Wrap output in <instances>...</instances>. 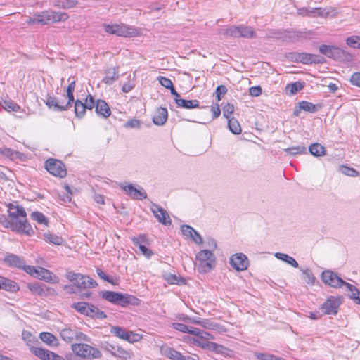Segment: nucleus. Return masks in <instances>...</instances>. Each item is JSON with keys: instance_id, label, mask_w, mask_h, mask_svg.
Wrapping results in <instances>:
<instances>
[{"instance_id": "28", "label": "nucleus", "mask_w": 360, "mask_h": 360, "mask_svg": "<svg viewBox=\"0 0 360 360\" xmlns=\"http://www.w3.org/2000/svg\"><path fill=\"white\" fill-rule=\"evenodd\" d=\"M138 301L139 300L133 295L120 292L116 304L120 305L121 307H126L129 304H137Z\"/></svg>"}, {"instance_id": "49", "label": "nucleus", "mask_w": 360, "mask_h": 360, "mask_svg": "<svg viewBox=\"0 0 360 360\" xmlns=\"http://www.w3.org/2000/svg\"><path fill=\"white\" fill-rule=\"evenodd\" d=\"M285 151L288 154L295 155L298 154L307 153V148L302 146H292L285 149Z\"/></svg>"}, {"instance_id": "54", "label": "nucleus", "mask_w": 360, "mask_h": 360, "mask_svg": "<svg viewBox=\"0 0 360 360\" xmlns=\"http://www.w3.org/2000/svg\"><path fill=\"white\" fill-rule=\"evenodd\" d=\"M302 273L304 275L303 278H304V281L307 284L313 285L314 283V281H315V277L313 275L311 271L307 269L305 270H302Z\"/></svg>"}, {"instance_id": "31", "label": "nucleus", "mask_w": 360, "mask_h": 360, "mask_svg": "<svg viewBox=\"0 0 360 360\" xmlns=\"http://www.w3.org/2000/svg\"><path fill=\"white\" fill-rule=\"evenodd\" d=\"M344 286H345L347 288V290L351 292L349 295V298L354 300L355 303L360 304V292L359 289L356 288L354 285L347 282L345 283Z\"/></svg>"}, {"instance_id": "51", "label": "nucleus", "mask_w": 360, "mask_h": 360, "mask_svg": "<svg viewBox=\"0 0 360 360\" xmlns=\"http://www.w3.org/2000/svg\"><path fill=\"white\" fill-rule=\"evenodd\" d=\"M31 218L33 220L37 221L40 224H44V225L48 224V220H47L46 217L41 212H33L31 214Z\"/></svg>"}, {"instance_id": "64", "label": "nucleus", "mask_w": 360, "mask_h": 360, "mask_svg": "<svg viewBox=\"0 0 360 360\" xmlns=\"http://www.w3.org/2000/svg\"><path fill=\"white\" fill-rule=\"evenodd\" d=\"M158 80L159 81L160 84L166 89H169V88H172L173 86L172 82L167 77L159 76L158 77Z\"/></svg>"}, {"instance_id": "40", "label": "nucleus", "mask_w": 360, "mask_h": 360, "mask_svg": "<svg viewBox=\"0 0 360 360\" xmlns=\"http://www.w3.org/2000/svg\"><path fill=\"white\" fill-rule=\"evenodd\" d=\"M70 80H71V78H69L68 81L70 82V83L68 84L66 91H67V97L68 98V103L70 106H72V104L74 103V101H75L73 92L75 89V79H72V81H70Z\"/></svg>"}, {"instance_id": "23", "label": "nucleus", "mask_w": 360, "mask_h": 360, "mask_svg": "<svg viewBox=\"0 0 360 360\" xmlns=\"http://www.w3.org/2000/svg\"><path fill=\"white\" fill-rule=\"evenodd\" d=\"M8 215L13 218L17 219L18 217H22L23 219H26V212L25 209L22 207H20L18 205H13L12 203H10L8 205Z\"/></svg>"}, {"instance_id": "50", "label": "nucleus", "mask_w": 360, "mask_h": 360, "mask_svg": "<svg viewBox=\"0 0 360 360\" xmlns=\"http://www.w3.org/2000/svg\"><path fill=\"white\" fill-rule=\"evenodd\" d=\"M210 351L214 352L217 354H223L224 356H229V353L231 352L230 349L227 347L215 342H214Z\"/></svg>"}, {"instance_id": "61", "label": "nucleus", "mask_w": 360, "mask_h": 360, "mask_svg": "<svg viewBox=\"0 0 360 360\" xmlns=\"http://www.w3.org/2000/svg\"><path fill=\"white\" fill-rule=\"evenodd\" d=\"M254 356L258 360H275L276 358L275 355L267 353L255 352Z\"/></svg>"}, {"instance_id": "18", "label": "nucleus", "mask_w": 360, "mask_h": 360, "mask_svg": "<svg viewBox=\"0 0 360 360\" xmlns=\"http://www.w3.org/2000/svg\"><path fill=\"white\" fill-rule=\"evenodd\" d=\"M150 210L160 223L165 226L170 225L172 224V221L168 213L160 205L153 203L151 205Z\"/></svg>"}, {"instance_id": "52", "label": "nucleus", "mask_w": 360, "mask_h": 360, "mask_svg": "<svg viewBox=\"0 0 360 360\" xmlns=\"http://www.w3.org/2000/svg\"><path fill=\"white\" fill-rule=\"evenodd\" d=\"M22 337L23 340L26 342L27 345L30 346V348L32 346H34L33 345L37 342V340L34 336H33L30 332L24 330L22 333Z\"/></svg>"}, {"instance_id": "8", "label": "nucleus", "mask_w": 360, "mask_h": 360, "mask_svg": "<svg viewBox=\"0 0 360 360\" xmlns=\"http://www.w3.org/2000/svg\"><path fill=\"white\" fill-rule=\"evenodd\" d=\"M68 15L65 13L56 11H45L37 15V23L48 25L50 23L63 22L68 20Z\"/></svg>"}, {"instance_id": "44", "label": "nucleus", "mask_w": 360, "mask_h": 360, "mask_svg": "<svg viewBox=\"0 0 360 360\" xmlns=\"http://www.w3.org/2000/svg\"><path fill=\"white\" fill-rule=\"evenodd\" d=\"M303 84L300 82H296L289 84L286 86V93L290 95H293L303 89Z\"/></svg>"}, {"instance_id": "9", "label": "nucleus", "mask_w": 360, "mask_h": 360, "mask_svg": "<svg viewBox=\"0 0 360 360\" xmlns=\"http://www.w3.org/2000/svg\"><path fill=\"white\" fill-rule=\"evenodd\" d=\"M45 168L51 174L57 177L63 178L67 174L65 165L56 159L47 160L45 162Z\"/></svg>"}, {"instance_id": "33", "label": "nucleus", "mask_w": 360, "mask_h": 360, "mask_svg": "<svg viewBox=\"0 0 360 360\" xmlns=\"http://www.w3.org/2000/svg\"><path fill=\"white\" fill-rule=\"evenodd\" d=\"M192 342L195 345L210 351L214 344V342H210L208 340L202 339L197 336H195V338L192 339Z\"/></svg>"}, {"instance_id": "25", "label": "nucleus", "mask_w": 360, "mask_h": 360, "mask_svg": "<svg viewBox=\"0 0 360 360\" xmlns=\"http://www.w3.org/2000/svg\"><path fill=\"white\" fill-rule=\"evenodd\" d=\"M160 352L163 356L172 360H181L183 357V355L179 352L167 345L161 346Z\"/></svg>"}, {"instance_id": "30", "label": "nucleus", "mask_w": 360, "mask_h": 360, "mask_svg": "<svg viewBox=\"0 0 360 360\" xmlns=\"http://www.w3.org/2000/svg\"><path fill=\"white\" fill-rule=\"evenodd\" d=\"M199 103H200L198 100L178 99L176 101V105L178 107L186 109H193L198 108L199 106Z\"/></svg>"}, {"instance_id": "5", "label": "nucleus", "mask_w": 360, "mask_h": 360, "mask_svg": "<svg viewBox=\"0 0 360 360\" xmlns=\"http://www.w3.org/2000/svg\"><path fill=\"white\" fill-rule=\"evenodd\" d=\"M65 277L75 286L80 288H93L97 285L96 282L91 278L71 271H66Z\"/></svg>"}, {"instance_id": "29", "label": "nucleus", "mask_w": 360, "mask_h": 360, "mask_svg": "<svg viewBox=\"0 0 360 360\" xmlns=\"http://www.w3.org/2000/svg\"><path fill=\"white\" fill-rule=\"evenodd\" d=\"M39 338L41 341L49 346H57L58 345V338L50 333L42 332L40 333Z\"/></svg>"}, {"instance_id": "55", "label": "nucleus", "mask_w": 360, "mask_h": 360, "mask_svg": "<svg viewBox=\"0 0 360 360\" xmlns=\"http://www.w3.org/2000/svg\"><path fill=\"white\" fill-rule=\"evenodd\" d=\"M77 4H78V1L77 0H60L59 1V6L64 9L74 8Z\"/></svg>"}, {"instance_id": "32", "label": "nucleus", "mask_w": 360, "mask_h": 360, "mask_svg": "<svg viewBox=\"0 0 360 360\" xmlns=\"http://www.w3.org/2000/svg\"><path fill=\"white\" fill-rule=\"evenodd\" d=\"M0 288L10 291H15L18 290V286L15 282L6 278L0 277Z\"/></svg>"}, {"instance_id": "14", "label": "nucleus", "mask_w": 360, "mask_h": 360, "mask_svg": "<svg viewBox=\"0 0 360 360\" xmlns=\"http://www.w3.org/2000/svg\"><path fill=\"white\" fill-rule=\"evenodd\" d=\"M103 28L108 33L116 34L120 37H130L133 34L132 29L124 25H108L104 24Z\"/></svg>"}, {"instance_id": "37", "label": "nucleus", "mask_w": 360, "mask_h": 360, "mask_svg": "<svg viewBox=\"0 0 360 360\" xmlns=\"http://www.w3.org/2000/svg\"><path fill=\"white\" fill-rule=\"evenodd\" d=\"M163 278L169 284L184 283V279L182 277L177 276L176 275L170 273H165L163 274Z\"/></svg>"}, {"instance_id": "43", "label": "nucleus", "mask_w": 360, "mask_h": 360, "mask_svg": "<svg viewBox=\"0 0 360 360\" xmlns=\"http://www.w3.org/2000/svg\"><path fill=\"white\" fill-rule=\"evenodd\" d=\"M191 334L208 340L214 339L210 333L197 328H191Z\"/></svg>"}, {"instance_id": "45", "label": "nucleus", "mask_w": 360, "mask_h": 360, "mask_svg": "<svg viewBox=\"0 0 360 360\" xmlns=\"http://www.w3.org/2000/svg\"><path fill=\"white\" fill-rule=\"evenodd\" d=\"M74 102L75 115L79 118H82L84 117L86 108L84 107V104L82 101L76 100L75 101H74Z\"/></svg>"}, {"instance_id": "63", "label": "nucleus", "mask_w": 360, "mask_h": 360, "mask_svg": "<svg viewBox=\"0 0 360 360\" xmlns=\"http://www.w3.org/2000/svg\"><path fill=\"white\" fill-rule=\"evenodd\" d=\"M181 231L184 236L190 238L194 232V229L188 225H182L181 227Z\"/></svg>"}, {"instance_id": "11", "label": "nucleus", "mask_w": 360, "mask_h": 360, "mask_svg": "<svg viewBox=\"0 0 360 360\" xmlns=\"http://www.w3.org/2000/svg\"><path fill=\"white\" fill-rule=\"evenodd\" d=\"M321 278L326 285L335 288L344 286L346 283L336 273L330 270L323 271L321 274Z\"/></svg>"}, {"instance_id": "7", "label": "nucleus", "mask_w": 360, "mask_h": 360, "mask_svg": "<svg viewBox=\"0 0 360 360\" xmlns=\"http://www.w3.org/2000/svg\"><path fill=\"white\" fill-rule=\"evenodd\" d=\"M297 13L298 15L302 16H307L312 18L320 16L326 18H334L335 16H336L338 12L336 8H314L310 9L306 8H301L297 10Z\"/></svg>"}, {"instance_id": "58", "label": "nucleus", "mask_w": 360, "mask_h": 360, "mask_svg": "<svg viewBox=\"0 0 360 360\" xmlns=\"http://www.w3.org/2000/svg\"><path fill=\"white\" fill-rule=\"evenodd\" d=\"M4 108L9 112H11V111L17 112L20 109V106L18 105H17L16 103H14L12 101H5L4 102Z\"/></svg>"}, {"instance_id": "6", "label": "nucleus", "mask_w": 360, "mask_h": 360, "mask_svg": "<svg viewBox=\"0 0 360 360\" xmlns=\"http://www.w3.org/2000/svg\"><path fill=\"white\" fill-rule=\"evenodd\" d=\"M0 223L5 228H11L13 231L20 233H24L27 236H31L34 233V231L27 219L11 221L5 217H0Z\"/></svg>"}, {"instance_id": "26", "label": "nucleus", "mask_w": 360, "mask_h": 360, "mask_svg": "<svg viewBox=\"0 0 360 360\" xmlns=\"http://www.w3.org/2000/svg\"><path fill=\"white\" fill-rule=\"evenodd\" d=\"M95 110L99 116L105 118L108 117L111 114L110 108L103 100H97Z\"/></svg>"}, {"instance_id": "35", "label": "nucleus", "mask_w": 360, "mask_h": 360, "mask_svg": "<svg viewBox=\"0 0 360 360\" xmlns=\"http://www.w3.org/2000/svg\"><path fill=\"white\" fill-rule=\"evenodd\" d=\"M309 150L312 155L316 157L323 156L326 154L325 148L318 143H312L309 146Z\"/></svg>"}, {"instance_id": "62", "label": "nucleus", "mask_w": 360, "mask_h": 360, "mask_svg": "<svg viewBox=\"0 0 360 360\" xmlns=\"http://www.w3.org/2000/svg\"><path fill=\"white\" fill-rule=\"evenodd\" d=\"M28 288L30 291L34 294L41 295L43 292V289L38 283H30Z\"/></svg>"}, {"instance_id": "39", "label": "nucleus", "mask_w": 360, "mask_h": 360, "mask_svg": "<svg viewBox=\"0 0 360 360\" xmlns=\"http://www.w3.org/2000/svg\"><path fill=\"white\" fill-rule=\"evenodd\" d=\"M120 292H112V291H103L101 292V297L106 300L107 301L112 302L113 304H116L117 302V298L119 297Z\"/></svg>"}, {"instance_id": "16", "label": "nucleus", "mask_w": 360, "mask_h": 360, "mask_svg": "<svg viewBox=\"0 0 360 360\" xmlns=\"http://www.w3.org/2000/svg\"><path fill=\"white\" fill-rule=\"evenodd\" d=\"M111 333L120 339L127 340L129 342H134L139 341L140 339L139 335L133 332H129L120 326L112 327L111 328Z\"/></svg>"}, {"instance_id": "60", "label": "nucleus", "mask_w": 360, "mask_h": 360, "mask_svg": "<svg viewBox=\"0 0 360 360\" xmlns=\"http://www.w3.org/2000/svg\"><path fill=\"white\" fill-rule=\"evenodd\" d=\"M340 170L342 174L348 176H356L359 174L356 170L347 166H342Z\"/></svg>"}, {"instance_id": "36", "label": "nucleus", "mask_w": 360, "mask_h": 360, "mask_svg": "<svg viewBox=\"0 0 360 360\" xmlns=\"http://www.w3.org/2000/svg\"><path fill=\"white\" fill-rule=\"evenodd\" d=\"M255 37L256 33L252 27L240 25V37L251 39Z\"/></svg>"}, {"instance_id": "46", "label": "nucleus", "mask_w": 360, "mask_h": 360, "mask_svg": "<svg viewBox=\"0 0 360 360\" xmlns=\"http://www.w3.org/2000/svg\"><path fill=\"white\" fill-rule=\"evenodd\" d=\"M1 153L9 158L11 160L21 159L22 153L11 148H4L1 149Z\"/></svg>"}, {"instance_id": "3", "label": "nucleus", "mask_w": 360, "mask_h": 360, "mask_svg": "<svg viewBox=\"0 0 360 360\" xmlns=\"http://www.w3.org/2000/svg\"><path fill=\"white\" fill-rule=\"evenodd\" d=\"M71 348L77 356L84 359H100L102 356V353L99 349L88 344H72Z\"/></svg>"}, {"instance_id": "4", "label": "nucleus", "mask_w": 360, "mask_h": 360, "mask_svg": "<svg viewBox=\"0 0 360 360\" xmlns=\"http://www.w3.org/2000/svg\"><path fill=\"white\" fill-rule=\"evenodd\" d=\"M24 271L34 278L43 280L46 282L51 283H58L59 282V278L56 275L51 271L42 267L36 268L32 266H27L24 267Z\"/></svg>"}, {"instance_id": "59", "label": "nucleus", "mask_w": 360, "mask_h": 360, "mask_svg": "<svg viewBox=\"0 0 360 360\" xmlns=\"http://www.w3.org/2000/svg\"><path fill=\"white\" fill-rule=\"evenodd\" d=\"M124 128H127V129H129V128L139 129L141 127V122L139 120L134 118V119H131V120H128L124 124Z\"/></svg>"}, {"instance_id": "41", "label": "nucleus", "mask_w": 360, "mask_h": 360, "mask_svg": "<svg viewBox=\"0 0 360 360\" xmlns=\"http://www.w3.org/2000/svg\"><path fill=\"white\" fill-rule=\"evenodd\" d=\"M221 34L231 37H240V25L231 26L222 30Z\"/></svg>"}, {"instance_id": "48", "label": "nucleus", "mask_w": 360, "mask_h": 360, "mask_svg": "<svg viewBox=\"0 0 360 360\" xmlns=\"http://www.w3.org/2000/svg\"><path fill=\"white\" fill-rule=\"evenodd\" d=\"M44 236L46 241L53 243L54 245H60L63 242L62 238L49 233H44Z\"/></svg>"}, {"instance_id": "27", "label": "nucleus", "mask_w": 360, "mask_h": 360, "mask_svg": "<svg viewBox=\"0 0 360 360\" xmlns=\"http://www.w3.org/2000/svg\"><path fill=\"white\" fill-rule=\"evenodd\" d=\"M46 105L49 108H53L56 111H63L68 110L70 105L67 103L66 104L59 103L56 98L49 96L46 100Z\"/></svg>"}, {"instance_id": "17", "label": "nucleus", "mask_w": 360, "mask_h": 360, "mask_svg": "<svg viewBox=\"0 0 360 360\" xmlns=\"http://www.w3.org/2000/svg\"><path fill=\"white\" fill-rule=\"evenodd\" d=\"M230 264L237 271H243L248 267V259L245 255L236 253L230 257Z\"/></svg>"}, {"instance_id": "56", "label": "nucleus", "mask_w": 360, "mask_h": 360, "mask_svg": "<svg viewBox=\"0 0 360 360\" xmlns=\"http://www.w3.org/2000/svg\"><path fill=\"white\" fill-rule=\"evenodd\" d=\"M84 104V107H86V110H92L94 108H96V103H95V101H94V98L93 97V96H91V94H89L85 100H84V102H83Z\"/></svg>"}, {"instance_id": "10", "label": "nucleus", "mask_w": 360, "mask_h": 360, "mask_svg": "<svg viewBox=\"0 0 360 360\" xmlns=\"http://www.w3.org/2000/svg\"><path fill=\"white\" fill-rule=\"evenodd\" d=\"M61 338L66 342H72L73 341H88L87 335L80 332L77 328H65L61 330L60 333Z\"/></svg>"}, {"instance_id": "57", "label": "nucleus", "mask_w": 360, "mask_h": 360, "mask_svg": "<svg viewBox=\"0 0 360 360\" xmlns=\"http://www.w3.org/2000/svg\"><path fill=\"white\" fill-rule=\"evenodd\" d=\"M172 326L174 329L179 331L191 334L192 327H188V326L181 323H174Z\"/></svg>"}, {"instance_id": "42", "label": "nucleus", "mask_w": 360, "mask_h": 360, "mask_svg": "<svg viewBox=\"0 0 360 360\" xmlns=\"http://www.w3.org/2000/svg\"><path fill=\"white\" fill-rule=\"evenodd\" d=\"M118 79V72L115 68H111L108 69L106 72V75L103 79V81L106 84H110L113 81Z\"/></svg>"}, {"instance_id": "22", "label": "nucleus", "mask_w": 360, "mask_h": 360, "mask_svg": "<svg viewBox=\"0 0 360 360\" xmlns=\"http://www.w3.org/2000/svg\"><path fill=\"white\" fill-rule=\"evenodd\" d=\"M4 262L10 267L22 268L23 269L24 267L27 266L25 265V262L22 258L14 254L6 255L4 259Z\"/></svg>"}, {"instance_id": "34", "label": "nucleus", "mask_w": 360, "mask_h": 360, "mask_svg": "<svg viewBox=\"0 0 360 360\" xmlns=\"http://www.w3.org/2000/svg\"><path fill=\"white\" fill-rule=\"evenodd\" d=\"M275 257L277 259L286 262L287 264L291 265L292 266H293L295 268H297L299 266L297 261L292 257H291L287 254L281 253V252H276V253H275Z\"/></svg>"}, {"instance_id": "19", "label": "nucleus", "mask_w": 360, "mask_h": 360, "mask_svg": "<svg viewBox=\"0 0 360 360\" xmlns=\"http://www.w3.org/2000/svg\"><path fill=\"white\" fill-rule=\"evenodd\" d=\"M340 304V298L331 296L322 304L321 309L326 314L336 315L338 311Z\"/></svg>"}, {"instance_id": "24", "label": "nucleus", "mask_w": 360, "mask_h": 360, "mask_svg": "<svg viewBox=\"0 0 360 360\" xmlns=\"http://www.w3.org/2000/svg\"><path fill=\"white\" fill-rule=\"evenodd\" d=\"M167 117V110L165 108L160 107L156 110L153 117V122L155 124L161 126L166 122Z\"/></svg>"}, {"instance_id": "38", "label": "nucleus", "mask_w": 360, "mask_h": 360, "mask_svg": "<svg viewBox=\"0 0 360 360\" xmlns=\"http://www.w3.org/2000/svg\"><path fill=\"white\" fill-rule=\"evenodd\" d=\"M228 127L230 131L234 134H240L241 133L240 125L238 121L234 117L229 119Z\"/></svg>"}, {"instance_id": "53", "label": "nucleus", "mask_w": 360, "mask_h": 360, "mask_svg": "<svg viewBox=\"0 0 360 360\" xmlns=\"http://www.w3.org/2000/svg\"><path fill=\"white\" fill-rule=\"evenodd\" d=\"M347 44L354 49H360V36H352L346 39Z\"/></svg>"}, {"instance_id": "21", "label": "nucleus", "mask_w": 360, "mask_h": 360, "mask_svg": "<svg viewBox=\"0 0 360 360\" xmlns=\"http://www.w3.org/2000/svg\"><path fill=\"white\" fill-rule=\"evenodd\" d=\"M133 199L143 200L147 198V193L143 188H137L130 184L127 186H120Z\"/></svg>"}, {"instance_id": "1", "label": "nucleus", "mask_w": 360, "mask_h": 360, "mask_svg": "<svg viewBox=\"0 0 360 360\" xmlns=\"http://www.w3.org/2000/svg\"><path fill=\"white\" fill-rule=\"evenodd\" d=\"M195 259V265L200 273L208 272L215 266V257L211 250H200L196 255Z\"/></svg>"}, {"instance_id": "2", "label": "nucleus", "mask_w": 360, "mask_h": 360, "mask_svg": "<svg viewBox=\"0 0 360 360\" xmlns=\"http://www.w3.org/2000/svg\"><path fill=\"white\" fill-rule=\"evenodd\" d=\"M71 307L81 314L91 318L103 319L106 317L105 313L97 307L85 302L72 303Z\"/></svg>"}, {"instance_id": "13", "label": "nucleus", "mask_w": 360, "mask_h": 360, "mask_svg": "<svg viewBox=\"0 0 360 360\" xmlns=\"http://www.w3.org/2000/svg\"><path fill=\"white\" fill-rule=\"evenodd\" d=\"M291 59L296 62L304 64L322 63L324 62L323 57L318 55L310 54L307 53H291Z\"/></svg>"}, {"instance_id": "20", "label": "nucleus", "mask_w": 360, "mask_h": 360, "mask_svg": "<svg viewBox=\"0 0 360 360\" xmlns=\"http://www.w3.org/2000/svg\"><path fill=\"white\" fill-rule=\"evenodd\" d=\"M319 51L323 55L334 59L340 58L345 54V51L342 49L337 46L325 44L321 45L319 47Z\"/></svg>"}, {"instance_id": "12", "label": "nucleus", "mask_w": 360, "mask_h": 360, "mask_svg": "<svg viewBox=\"0 0 360 360\" xmlns=\"http://www.w3.org/2000/svg\"><path fill=\"white\" fill-rule=\"evenodd\" d=\"M102 347L105 352L110 353L112 356L120 358L124 360L129 359L131 357L129 351L123 349L119 345L105 342Z\"/></svg>"}, {"instance_id": "47", "label": "nucleus", "mask_w": 360, "mask_h": 360, "mask_svg": "<svg viewBox=\"0 0 360 360\" xmlns=\"http://www.w3.org/2000/svg\"><path fill=\"white\" fill-rule=\"evenodd\" d=\"M300 110L309 112H315L319 110V107L312 103L308 101H302L299 103Z\"/></svg>"}, {"instance_id": "15", "label": "nucleus", "mask_w": 360, "mask_h": 360, "mask_svg": "<svg viewBox=\"0 0 360 360\" xmlns=\"http://www.w3.org/2000/svg\"><path fill=\"white\" fill-rule=\"evenodd\" d=\"M30 350L41 360H65L63 357L46 349L32 346Z\"/></svg>"}]
</instances>
